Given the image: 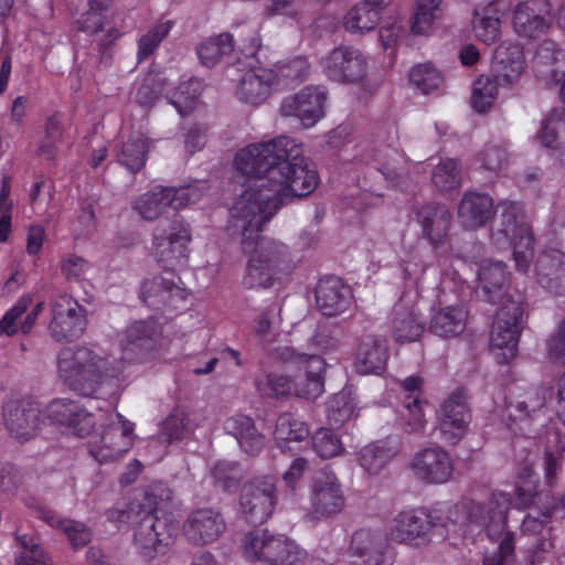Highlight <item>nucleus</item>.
<instances>
[{
	"label": "nucleus",
	"instance_id": "a18cd8bd",
	"mask_svg": "<svg viewBox=\"0 0 565 565\" xmlns=\"http://www.w3.org/2000/svg\"><path fill=\"white\" fill-rule=\"evenodd\" d=\"M382 13L366 4L356 3L344 17V28L352 33H364L374 30Z\"/></svg>",
	"mask_w": 565,
	"mask_h": 565
},
{
	"label": "nucleus",
	"instance_id": "de8ad7c7",
	"mask_svg": "<svg viewBox=\"0 0 565 565\" xmlns=\"http://www.w3.org/2000/svg\"><path fill=\"white\" fill-rule=\"evenodd\" d=\"M201 92V82L199 79H190L171 92L169 102L181 116H186L198 107Z\"/></svg>",
	"mask_w": 565,
	"mask_h": 565
},
{
	"label": "nucleus",
	"instance_id": "7c9ffc66",
	"mask_svg": "<svg viewBox=\"0 0 565 565\" xmlns=\"http://www.w3.org/2000/svg\"><path fill=\"white\" fill-rule=\"evenodd\" d=\"M417 222L424 237L434 246L445 244L451 222V214L445 205L428 204L417 213Z\"/></svg>",
	"mask_w": 565,
	"mask_h": 565
},
{
	"label": "nucleus",
	"instance_id": "8fccbe9b",
	"mask_svg": "<svg viewBox=\"0 0 565 565\" xmlns=\"http://www.w3.org/2000/svg\"><path fill=\"white\" fill-rule=\"evenodd\" d=\"M500 81L487 75L479 76L472 85L471 106L478 113H484L492 107L498 94Z\"/></svg>",
	"mask_w": 565,
	"mask_h": 565
},
{
	"label": "nucleus",
	"instance_id": "49530a36",
	"mask_svg": "<svg viewBox=\"0 0 565 565\" xmlns=\"http://www.w3.org/2000/svg\"><path fill=\"white\" fill-rule=\"evenodd\" d=\"M150 145L151 141L142 135L131 137L122 145L118 161L131 172L139 171L145 166Z\"/></svg>",
	"mask_w": 565,
	"mask_h": 565
},
{
	"label": "nucleus",
	"instance_id": "79ce46f5",
	"mask_svg": "<svg viewBox=\"0 0 565 565\" xmlns=\"http://www.w3.org/2000/svg\"><path fill=\"white\" fill-rule=\"evenodd\" d=\"M310 430L308 425L290 413L281 414L276 420L275 440L282 449H290V444L308 439Z\"/></svg>",
	"mask_w": 565,
	"mask_h": 565
},
{
	"label": "nucleus",
	"instance_id": "9b49d317",
	"mask_svg": "<svg viewBox=\"0 0 565 565\" xmlns=\"http://www.w3.org/2000/svg\"><path fill=\"white\" fill-rule=\"evenodd\" d=\"M277 500L274 477H256L242 488L239 495L241 513L247 522L263 524L273 515Z\"/></svg>",
	"mask_w": 565,
	"mask_h": 565
},
{
	"label": "nucleus",
	"instance_id": "e433bc0d",
	"mask_svg": "<svg viewBox=\"0 0 565 565\" xmlns=\"http://www.w3.org/2000/svg\"><path fill=\"white\" fill-rule=\"evenodd\" d=\"M547 390L544 387H530L513 394L508 401V411L515 419H534L545 408Z\"/></svg>",
	"mask_w": 565,
	"mask_h": 565
},
{
	"label": "nucleus",
	"instance_id": "7ed1b4c3",
	"mask_svg": "<svg viewBox=\"0 0 565 565\" xmlns=\"http://www.w3.org/2000/svg\"><path fill=\"white\" fill-rule=\"evenodd\" d=\"M510 505L509 494L501 491L493 492L487 503L469 500L462 505L470 525L486 531L490 540L502 536L498 552L493 556H487L483 565H513L514 535L504 532Z\"/></svg>",
	"mask_w": 565,
	"mask_h": 565
},
{
	"label": "nucleus",
	"instance_id": "69168bd1",
	"mask_svg": "<svg viewBox=\"0 0 565 565\" xmlns=\"http://www.w3.org/2000/svg\"><path fill=\"white\" fill-rule=\"evenodd\" d=\"M63 533L67 536L74 548H81L88 544L92 540V532L83 523L71 520L64 523Z\"/></svg>",
	"mask_w": 565,
	"mask_h": 565
},
{
	"label": "nucleus",
	"instance_id": "9d476101",
	"mask_svg": "<svg viewBox=\"0 0 565 565\" xmlns=\"http://www.w3.org/2000/svg\"><path fill=\"white\" fill-rule=\"evenodd\" d=\"M191 239L189 225L175 220L166 228H156L151 255L163 268L174 269L186 260Z\"/></svg>",
	"mask_w": 565,
	"mask_h": 565
},
{
	"label": "nucleus",
	"instance_id": "2eb2a0df",
	"mask_svg": "<svg viewBox=\"0 0 565 565\" xmlns=\"http://www.w3.org/2000/svg\"><path fill=\"white\" fill-rule=\"evenodd\" d=\"M86 328L84 308L71 296L61 295L51 302L49 330L56 341H72L79 338Z\"/></svg>",
	"mask_w": 565,
	"mask_h": 565
},
{
	"label": "nucleus",
	"instance_id": "6ab92c4d",
	"mask_svg": "<svg viewBox=\"0 0 565 565\" xmlns=\"http://www.w3.org/2000/svg\"><path fill=\"white\" fill-rule=\"evenodd\" d=\"M552 22V8L547 0H525L513 10V30L523 38L535 39L545 34Z\"/></svg>",
	"mask_w": 565,
	"mask_h": 565
},
{
	"label": "nucleus",
	"instance_id": "052dcab7",
	"mask_svg": "<svg viewBox=\"0 0 565 565\" xmlns=\"http://www.w3.org/2000/svg\"><path fill=\"white\" fill-rule=\"evenodd\" d=\"M258 390L270 396H285L295 394V379L284 374L270 373L266 376V381L258 383Z\"/></svg>",
	"mask_w": 565,
	"mask_h": 565
},
{
	"label": "nucleus",
	"instance_id": "f704fd0d",
	"mask_svg": "<svg viewBox=\"0 0 565 565\" xmlns=\"http://www.w3.org/2000/svg\"><path fill=\"white\" fill-rule=\"evenodd\" d=\"M31 303L32 298L30 296L19 298L0 320V334L10 337L19 332L29 333L44 307L43 302L36 303L22 319Z\"/></svg>",
	"mask_w": 565,
	"mask_h": 565
},
{
	"label": "nucleus",
	"instance_id": "c756f323",
	"mask_svg": "<svg viewBox=\"0 0 565 565\" xmlns=\"http://www.w3.org/2000/svg\"><path fill=\"white\" fill-rule=\"evenodd\" d=\"M565 109H553L543 119L535 139L551 151V156L565 166Z\"/></svg>",
	"mask_w": 565,
	"mask_h": 565
},
{
	"label": "nucleus",
	"instance_id": "72a5a7b5",
	"mask_svg": "<svg viewBox=\"0 0 565 565\" xmlns=\"http://www.w3.org/2000/svg\"><path fill=\"white\" fill-rule=\"evenodd\" d=\"M493 215V200L480 192H467L458 207V218L463 227L475 230L487 224Z\"/></svg>",
	"mask_w": 565,
	"mask_h": 565
},
{
	"label": "nucleus",
	"instance_id": "39448f33",
	"mask_svg": "<svg viewBox=\"0 0 565 565\" xmlns=\"http://www.w3.org/2000/svg\"><path fill=\"white\" fill-rule=\"evenodd\" d=\"M246 559L267 565H317L294 540L284 534H271L266 530L252 531L242 541Z\"/></svg>",
	"mask_w": 565,
	"mask_h": 565
},
{
	"label": "nucleus",
	"instance_id": "603ef678",
	"mask_svg": "<svg viewBox=\"0 0 565 565\" xmlns=\"http://www.w3.org/2000/svg\"><path fill=\"white\" fill-rule=\"evenodd\" d=\"M443 0H415L411 30L415 34H428L437 19Z\"/></svg>",
	"mask_w": 565,
	"mask_h": 565
},
{
	"label": "nucleus",
	"instance_id": "5701e85b",
	"mask_svg": "<svg viewBox=\"0 0 565 565\" xmlns=\"http://www.w3.org/2000/svg\"><path fill=\"white\" fill-rule=\"evenodd\" d=\"M226 529L222 514L212 508L192 511L184 524L183 533L195 545H206L217 541Z\"/></svg>",
	"mask_w": 565,
	"mask_h": 565
},
{
	"label": "nucleus",
	"instance_id": "f3484780",
	"mask_svg": "<svg viewBox=\"0 0 565 565\" xmlns=\"http://www.w3.org/2000/svg\"><path fill=\"white\" fill-rule=\"evenodd\" d=\"M437 419V429L446 444L455 445L466 435L471 413L462 390H456L444 399Z\"/></svg>",
	"mask_w": 565,
	"mask_h": 565
},
{
	"label": "nucleus",
	"instance_id": "4468645a",
	"mask_svg": "<svg viewBox=\"0 0 565 565\" xmlns=\"http://www.w3.org/2000/svg\"><path fill=\"white\" fill-rule=\"evenodd\" d=\"M412 476L425 484L447 483L454 473L450 454L440 446H428L416 451L408 462Z\"/></svg>",
	"mask_w": 565,
	"mask_h": 565
},
{
	"label": "nucleus",
	"instance_id": "4d7b16f0",
	"mask_svg": "<svg viewBox=\"0 0 565 565\" xmlns=\"http://www.w3.org/2000/svg\"><path fill=\"white\" fill-rule=\"evenodd\" d=\"M409 81L423 94H428L439 88L444 78L433 65L419 64L411 70Z\"/></svg>",
	"mask_w": 565,
	"mask_h": 565
},
{
	"label": "nucleus",
	"instance_id": "58836bf2",
	"mask_svg": "<svg viewBox=\"0 0 565 565\" xmlns=\"http://www.w3.org/2000/svg\"><path fill=\"white\" fill-rule=\"evenodd\" d=\"M391 332L398 343L417 341L424 332V323L413 309L402 303L394 307Z\"/></svg>",
	"mask_w": 565,
	"mask_h": 565
},
{
	"label": "nucleus",
	"instance_id": "774afa93",
	"mask_svg": "<svg viewBox=\"0 0 565 565\" xmlns=\"http://www.w3.org/2000/svg\"><path fill=\"white\" fill-rule=\"evenodd\" d=\"M547 354L555 362L565 361V319L547 340Z\"/></svg>",
	"mask_w": 565,
	"mask_h": 565
},
{
	"label": "nucleus",
	"instance_id": "412c9836",
	"mask_svg": "<svg viewBox=\"0 0 565 565\" xmlns=\"http://www.w3.org/2000/svg\"><path fill=\"white\" fill-rule=\"evenodd\" d=\"M537 77L565 102V53L553 41H544L534 56Z\"/></svg>",
	"mask_w": 565,
	"mask_h": 565
},
{
	"label": "nucleus",
	"instance_id": "5fc2aeb1",
	"mask_svg": "<svg viewBox=\"0 0 565 565\" xmlns=\"http://www.w3.org/2000/svg\"><path fill=\"white\" fill-rule=\"evenodd\" d=\"M15 540L22 552L17 558L18 565H50L51 559L39 545L36 540L29 534H18Z\"/></svg>",
	"mask_w": 565,
	"mask_h": 565
},
{
	"label": "nucleus",
	"instance_id": "bb28decb",
	"mask_svg": "<svg viewBox=\"0 0 565 565\" xmlns=\"http://www.w3.org/2000/svg\"><path fill=\"white\" fill-rule=\"evenodd\" d=\"M524 66V53L519 43L504 41L495 49L492 72L502 86L515 83L521 77Z\"/></svg>",
	"mask_w": 565,
	"mask_h": 565
},
{
	"label": "nucleus",
	"instance_id": "6e6552de",
	"mask_svg": "<svg viewBox=\"0 0 565 565\" xmlns=\"http://www.w3.org/2000/svg\"><path fill=\"white\" fill-rule=\"evenodd\" d=\"M523 313L521 297L507 300L497 311L490 338V350L500 364L509 363L518 353Z\"/></svg>",
	"mask_w": 565,
	"mask_h": 565
},
{
	"label": "nucleus",
	"instance_id": "dca6fc26",
	"mask_svg": "<svg viewBox=\"0 0 565 565\" xmlns=\"http://www.w3.org/2000/svg\"><path fill=\"white\" fill-rule=\"evenodd\" d=\"M328 92L323 86L309 85L280 104V114L296 117L305 128L313 127L326 115Z\"/></svg>",
	"mask_w": 565,
	"mask_h": 565
},
{
	"label": "nucleus",
	"instance_id": "a878e982",
	"mask_svg": "<svg viewBox=\"0 0 565 565\" xmlns=\"http://www.w3.org/2000/svg\"><path fill=\"white\" fill-rule=\"evenodd\" d=\"M535 277L540 286L556 296H565V252L547 249L535 264Z\"/></svg>",
	"mask_w": 565,
	"mask_h": 565
},
{
	"label": "nucleus",
	"instance_id": "3c124183",
	"mask_svg": "<svg viewBox=\"0 0 565 565\" xmlns=\"http://www.w3.org/2000/svg\"><path fill=\"white\" fill-rule=\"evenodd\" d=\"M210 479L215 488L233 491L243 479V471L236 462L220 460L212 465Z\"/></svg>",
	"mask_w": 565,
	"mask_h": 565
},
{
	"label": "nucleus",
	"instance_id": "6e6d98bb",
	"mask_svg": "<svg viewBox=\"0 0 565 565\" xmlns=\"http://www.w3.org/2000/svg\"><path fill=\"white\" fill-rule=\"evenodd\" d=\"M424 401L414 397L413 401H404L399 413L403 429L409 434L422 433L426 427V419L423 409Z\"/></svg>",
	"mask_w": 565,
	"mask_h": 565
},
{
	"label": "nucleus",
	"instance_id": "0eeeda50",
	"mask_svg": "<svg viewBox=\"0 0 565 565\" xmlns=\"http://www.w3.org/2000/svg\"><path fill=\"white\" fill-rule=\"evenodd\" d=\"M135 424L121 414L108 416V424L100 425L87 443L89 455L100 465L122 458L132 447Z\"/></svg>",
	"mask_w": 565,
	"mask_h": 565
},
{
	"label": "nucleus",
	"instance_id": "f03ea898",
	"mask_svg": "<svg viewBox=\"0 0 565 565\" xmlns=\"http://www.w3.org/2000/svg\"><path fill=\"white\" fill-rule=\"evenodd\" d=\"M161 329L153 320L130 324L120 338L119 362L88 347H67L56 356V374L70 390L82 396L100 397L117 386L126 363H146L159 348Z\"/></svg>",
	"mask_w": 565,
	"mask_h": 565
},
{
	"label": "nucleus",
	"instance_id": "37998d69",
	"mask_svg": "<svg viewBox=\"0 0 565 565\" xmlns=\"http://www.w3.org/2000/svg\"><path fill=\"white\" fill-rule=\"evenodd\" d=\"M359 415L355 394L348 388L334 394L328 402L327 417L331 425L340 426Z\"/></svg>",
	"mask_w": 565,
	"mask_h": 565
},
{
	"label": "nucleus",
	"instance_id": "f257e3e1",
	"mask_svg": "<svg viewBox=\"0 0 565 565\" xmlns=\"http://www.w3.org/2000/svg\"><path fill=\"white\" fill-rule=\"evenodd\" d=\"M234 166L245 177L244 190L230 209L228 235L241 239L248 260L242 284L248 289L270 288L280 273L290 269L289 248L260 237L266 223L285 200L310 194L319 178L288 137L249 145L239 150Z\"/></svg>",
	"mask_w": 565,
	"mask_h": 565
},
{
	"label": "nucleus",
	"instance_id": "bf43d9fd",
	"mask_svg": "<svg viewBox=\"0 0 565 565\" xmlns=\"http://www.w3.org/2000/svg\"><path fill=\"white\" fill-rule=\"evenodd\" d=\"M312 447L322 459H331L344 451L340 438L329 428H320L315 433Z\"/></svg>",
	"mask_w": 565,
	"mask_h": 565
},
{
	"label": "nucleus",
	"instance_id": "13d9d810",
	"mask_svg": "<svg viewBox=\"0 0 565 565\" xmlns=\"http://www.w3.org/2000/svg\"><path fill=\"white\" fill-rule=\"evenodd\" d=\"M433 182L440 191L459 188L461 183L460 169L456 160H441L433 172Z\"/></svg>",
	"mask_w": 565,
	"mask_h": 565
},
{
	"label": "nucleus",
	"instance_id": "f8f14e48",
	"mask_svg": "<svg viewBox=\"0 0 565 565\" xmlns=\"http://www.w3.org/2000/svg\"><path fill=\"white\" fill-rule=\"evenodd\" d=\"M202 185L186 188L158 186L141 194L132 204V209L145 221H154L162 215L168 207L183 209L190 203L200 200Z\"/></svg>",
	"mask_w": 565,
	"mask_h": 565
},
{
	"label": "nucleus",
	"instance_id": "393cba45",
	"mask_svg": "<svg viewBox=\"0 0 565 565\" xmlns=\"http://www.w3.org/2000/svg\"><path fill=\"white\" fill-rule=\"evenodd\" d=\"M278 83L279 76L274 70L253 67L243 75L236 96L246 104L258 106L269 98Z\"/></svg>",
	"mask_w": 565,
	"mask_h": 565
},
{
	"label": "nucleus",
	"instance_id": "423d86ee",
	"mask_svg": "<svg viewBox=\"0 0 565 565\" xmlns=\"http://www.w3.org/2000/svg\"><path fill=\"white\" fill-rule=\"evenodd\" d=\"M170 499V492L162 484L153 486L145 491L141 509L145 516L135 531V545L140 555L147 559L153 558L162 545H167L171 539V530L166 520L154 515V511L163 500Z\"/></svg>",
	"mask_w": 565,
	"mask_h": 565
},
{
	"label": "nucleus",
	"instance_id": "aec40b11",
	"mask_svg": "<svg viewBox=\"0 0 565 565\" xmlns=\"http://www.w3.org/2000/svg\"><path fill=\"white\" fill-rule=\"evenodd\" d=\"M311 515L319 520L342 511L344 497L341 483L332 472H320L311 486Z\"/></svg>",
	"mask_w": 565,
	"mask_h": 565
},
{
	"label": "nucleus",
	"instance_id": "cd10ccee",
	"mask_svg": "<svg viewBox=\"0 0 565 565\" xmlns=\"http://www.w3.org/2000/svg\"><path fill=\"white\" fill-rule=\"evenodd\" d=\"M316 301L322 315L333 317L349 309L352 303V294L339 278L328 277L319 281Z\"/></svg>",
	"mask_w": 565,
	"mask_h": 565
},
{
	"label": "nucleus",
	"instance_id": "c03bdc74",
	"mask_svg": "<svg viewBox=\"0 0 565 565\" xmlns=\"http://www.w3.org/2000/svg\"><path fill=\"white\" fill-rule=\"evenodd\" d=\"M501 23L498 12L493 9L476 10L471 21L473 35L484 44H493L501 35Z\"/></svg>",
	"mask_w": 565,
	"mask_h": 565
},
{
	"label": "nucleus",
	"instance_id": "a19ab883",
	"mask_svg": "<svg viewBox=\"0 0 565 565\" xmlns=\"http://www.w3.org/2000/svg\"><path fill=\"white\" fill-rule=\"evenodd\" d=\"M398 452L387 440L369 444L359 451V463L370 475H377Z\"/></svg>",
	"mask_w": 565,
	"mask_h": 565
},
{
	"label": "nucleus",
	"instance_id": "ddd939ff",
	"mask_svg": "<svg viewBox=\"0 0 565 565\" xmlns=\"http://www.w3.org/2000/svg\"><path fill=\"white\" fill-rule=\"evenodd\" d=\"M433 516L425 508H404L390 521L387 535L398 544L425 545L431 541Z\"/></svg>",
	"mask_w": 565,
	"mask_h": 565
},
{
	"label": "nucleus",
	"instance_id": "473e14b6",
	"mask_svg": "<svg viewBox=\"0 0 565 565\" xmlns=\"http://www.w3.org/2000/svg\"><path fill=\"white\" fill-rule=\"evenodd\" d=\"M479 285L489 302L500 306L509 299H514L505 292L509 274L502 262L484 260L478 271Z\"/></svg>",
	"mask_w": 565,
	"mask_h": 565
},
{
	"label": "nucleus",
	"instance_id": "c85d7f7f",
	"mask_svg": "<svg viewBox=\"0 0 565 565\" xmlns=\"http://www.w3.org/2000/svg\"><path fill=\"white\" fill-rule=\"evenodd\" d=\"M385 541L379 531L361 529L354 532L350 551L362 559L364 565H391V557L385 552Z\"/></svg>",
	"mask_w": 565,
	"mask_h": 565
},
{
	"label": "nucleus",
	"instance_id": "338daca9",
	"mask_svg": "<svg viewBox=\"0 0 565 565\" xmlns=\"http://www.w3.org/2000/svg\"><path fill=\"white\" fill-rule=\"evenodd\" d=\"M160 94L159 83L156 77L149 76L137 89L136 102L142 107H151Z\"/></svg>",
	"mask_w": 565,
	"mask_h": 565
},
{
	"label": "nucleus",
	"instance_id": "b1692460",
	"mask_svg": "<svg viewBox=\"0 0 565 565\" xmlns=\"http://www.w3.org/2000/svg\"><path fill=\"white\" fill-rule=\"evenodd\" d=\"M4 423L11 437L25 443L38 435L42 419V408L34 402L9 405L4 413Z\"/></svg>",
	"mask_w": 565,
	"mask_h": 565
},
{
	"label": "nucleus",
	"instance_id": "20e7f679",
	"mask_svg": "<svg viewBox=\"0 0 565 565\" xmlns=\"http://www.w3.org/2000/svg\"><path fill=\"white\" fill-rule=\"evenodd\" d=\"M497 211L500 214L491 241L498 248L513 245L516 268L526 271L533 258L534 238L523 206L519 202L505 200L498 204Z\"/></svg>",
	"mask_w": 565,
	"mask_h": 565
},
{
	"label": "nucleus",
	"instance_id": "4c0bfd02",
	"mask_svg": "<svg viewBox=\"0 0 565 565\" xmlns=\"http://www.w3.org/2000/svg\"><path fill=\"white\" fill-rule=\"evenodd\" d=\"M467 318L468 312L462 306H446L433 315L429 329L440 338H455L463 332Z\"/></svg>",
	"mask_w": 565,
	"mask_h": 565
},
{
	"label": "nucleus",
	"instance_id": "09e8293b",
	"mask_svg": "<svg viewBox=\"0 0 565 565\" xmlns=\"http://www.w3.org/2000/svg\"><path fill=\"white\" fill-rule=\"evenodd\" d=\"M232 51L233 36L228 33H223L202 42L196 49V54L203 65L212 67Z\"/></svg>",
	"mask_w": 565,
	"mask_h": 565
},
{
	"label": "nucleus",
	"instance_id": "ea45409f",
	"mask_svg": "<svg viewBox=\"0 0 565 565\" xmlns=\"http://www.w3.org/2000/svg\"><path fill=\"white\" fill-rule=\"evenodd\" d=\"M195 428L196 424L192 414L188 409L178 406L160 424L159 435L164 441L171 444L193 434Z\"/></svg>",
	"mask_w": 565,
	"mask_h": 565
},
{
	"label": "nucleus",
	"instance_id": "0e129e2a",
	"mask_svg": "<svg viewBox=\"0 0 565 565\" xmlns=\"http://www.w3.org/2000/svg\"><path fill=\"white\" fill-rule=\"evenodd\" d=\"M309 7L308 0H271L267 12L269 15H285L296 19Z\"/></svg>",
	"mask_w": 565,
	"mask_h": 565
},
{
	"label": "nucleus",
	"instance_id": "2f4dec72",
	"mask_svg": "<svg viewBox=\"0 0 565 565\" xmlns=\"http://www.w3.org/2000/svg\"><path fill=\"white\" fill-rule=\"evenodd\" d=\"M223 428L226 434L236 439L239 448L249 456H256L265 446V436L258 431L249 416L233 415L224 422Z\"/></svg>",
	"mask_w": 565,
	"mask_h": 565
},
{
	"label": "nucleus",
	"instance_id": "c9c22d12",
	"mask_svg": "<svg viewBox=\"0 0 565 565\" xmlns=\"http://www.w3.org/2000/svg\"><path fill=\"white\" fill-rule=\"evenodd\" d=\"M387 361L386 342L383 337H364L355 353L354 366L360 374L379 373L384 370Z\"/></svg>",
	"mask_w": 565,
	"mask_h": 565
},
{
	"label": "nucleus",
	"instance_id": "a211bd4d",
	"mask_svg": "<svg viewBox=\"0 0 565 565\" xmlns=\"http://www.w3.org/2000/svg\"><path fill=\"white\" fill-rule=\"evenodd\" d=\"M323 73L334 82L354 83L361 81L367 71L364 55L355 47L340 46L321 61Z\"/></svg>",
	"mask_w": 565,
	"mask_h": 565
},
{
	"label": "nucleus",
	"instance_id": "864d4df0",
	"mask_svg": "<svg viewBox=\"0 0 565 565\" xmlns=\"http://www.w3.org/2000/svg\"><path fill=\"white\" fill-rule=\"evenodd\" d=\"M172 29V22L166 21L150 28L138 41L137 61L142 62L152 55Z\"/></svg>",
	"mask_w": 565,
	"mask_h": 565
},
{
	"label": "nucleus",
	"instance_id": "1a4fd4ad",
	"mask_svg": "<svg viewBox=\"0 0 565 565\" xmlns=\"http://www.w3.org/2000/svg\"><path fill=\"white\" fill-rule=\"evenodd\" d=\"M279 360L294 365L298 373L295 376V395L301 398L316 399L324 390V360L317 353H299L289 347L279 348Z\"/></svg>",
	"mask_w": 565,
	"mask_h": 565
},
{
	"label": "nucleus",
	"instance_id": "680f3d73",
	"mask_svg": "<svg viewBox=\"0 0 565 565\" xmlns=\"http://www.w3.org/2000/svg\"><path fill=\"white\" fill-rule=\"evenodd\" d=\"M10 191V180L4 177L0 189V242H6L11 232L12 202L9 199Z\"/></svg>",
	"mask_w": 565,
	"mask_h": 565
},
{
	"label": "nucleus",
	"instance_id": "e2e57ef3",
	"mask_svg": "<svg viewBox=\"0 0 565 565\" xmlns=\"http://www.w3.org/2000/svg\"><path fill=\"white\" fill-rule=\"evenodd\" d=\"M61 273L65 279L77 281L83 279L90 269V264L76 254H66L61 259Z\"/></svg>",
	"mask_w": 565,
	"mask_h": 565
},
{
	"label": "nucleus",
	"instance_id": "4be33fe9",
	"mask_svg": "<svg viewBox=\"0 0 565 565\" xmlns=\"http://www.w3.org/2000/svg\"><path fill=\"white\" fill-rule=\"evenodd\" d=\"M46 417L68 428L73 434L85 437L92 433L95 418L78 401L56 398L45 408Z\"/></svg>",
	"mask_w": 565,
	"mask_h": 565
}]
</instances>
